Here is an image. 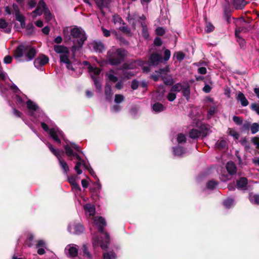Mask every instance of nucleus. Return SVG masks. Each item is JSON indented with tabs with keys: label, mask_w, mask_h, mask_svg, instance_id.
<instances>
[{
	"label": "nucleus",
	"mask_w": 259,
	"mask_h": 259,
	"mask_svg": "<svg viewBox=\"0 0 259 259\" xmlns=\"http://www.w3.org/2000/svg\"><path fill=\"white\" fill-rule=\"evenodd\" d=\"M49 62V58L44 55H40L37 58H36L34 61V65L36 68L39 69L42 66L47 64Z\"/></svg>",
	"instance_id": "14"
},
{
	"label": "nucleus",
	"mask_w": 259,
	"mask_h": 259,
	"mask_svg": "<svg viewBox=\"0 0 259 259\" xmlns=\"http://www.w3.org/2000/svg\"><path fill=\"white\" fill-rule=\"evenodd\" d=\"M141 25L142 27V35L145 38L147 39L149 37L147 27L145 24L142 23Z\"/></svg>",
	"instance_id": "40"
},
{
	"label": "nucleus",
	"mask_w": 259,
	"mask_h": 259,
	"mask_svg": "<svg viewBox=\"0 0 259 259\" xmlns=\"http://www.w3.org/2000/svg\"><path fill=\"white\" fill-rule=\"evenodd\" d=\"M36 50L30 45L22 44L19 46L14 53V57L19 61H29L33 59Z\"/></svg>",
	"instance_id": "5"
},
{
	"label": "nucleus",
	"mask_w": 259,
	"mask_h": 259,
	"mask_svg": "<svg viewBox=\"0 0 259 259\" xmlns=\"http://www.w3.org/2000/svg\"><path fill=\"white\" fill-rule=\"evenodd\" d=\"M14 94L16 103L23 106L26 102L28 109V114L31 120L34 123L40 122L44 130L49 133L54 141L61 143V140H65L64 134L56 126H54L52 121L42 112L37 104L31 100H27V97L23 94L18 87L13 84L9 86Z\"/></svg>",
	"instance_id": "1"
},
{
	"label": "nucleus",
	"mask_w": 259,
	"mask_h": 259,
	"mask_svg": "<svg viewBox=\"0 0 259 259\" xmlns=\"http://www.w3.org/2000/svg\"><path fill=\"white\" fill-rule=\"evenodd\" d=\"M124 55V51L120 49L110 50L107 54L108 61L112 65H118L123 60Z\"/></svg>",
	"instance_id": "8"
},
{
	"label": "nucleus",
	"mask_w": 259,
	"mask_h": 259,
	"mask_svg": "<svg viewBox=\"0 0 259 259\" xmlns=\"http://www.w3.org/2000/svg\"><path fill=\"white\" fill-rule=\"evenodd\" d=\"M82 250L83 252V255L89 258L91 257V255L90 252L88 251L87 247L85 245H83L82 247Z\"/></svg>",
	"instance_id": "54"
},
{
	"label": "nucleus",
	"mask_w": 259,
	"mask_h": 259,
	"mask_svg": "<svg viewBox=\"0 0 259 259\" xmlns=\"http://www.w3.org/2000/svg\"><path fill=\"white\" fill-rule=\"evenodd\" d=\"M227 142L224 140L218 141L215 145V148L218 149H223L226 148Z\"/></svg>",
	"instance_id": "27"
},
{
	"label": "nucleus",
	"mask_w": 259,
	"mask_h": 259,
	"mask_svg": "<svg viewBox=\"0 0 259 259\" xmlns=\"http://www.w3.org/2000/svg\"><path fill=\"white\" fill-rule=\"evenodd\" d=\"M176 98V94L172 93V92L168 93V94L167 95V99L168 100V101H169L170 102L175 100Z\"/></svg>",
	"instance_id": "57"
},
{
	"label": "nucleus",
	"mask_w": 259,
	"mask_h": 259,
	"mask_svg": "<svg viewBox=\"0 0 259 259\" xmlns=\"http://www.w3.org/2000/svg\"><path fill=\"white\" fill-rule=\"evenodd\" d=\"M183 89L182 85L181 83H178L174 85L171 89V92H180Z\"/></svg>",
	"instance_id": "41"
},
{
	"label": "nucleus",
	"mask_w": 259,
	"mask_h": 259,
	"mask_svg": "<svg viewBox=\"0 0 259 259\" xmlns=\"http://www.w3.org/2000/svg\"><path fill=\"white\" fill-rule=\"evenodd\" d=\"M92 45L93 49L96 52L100 53L105 50L104 46L101 42L95 41L92 43Z\"/></svg>",
	"instance_id": "20"
},
{
	"label": "nucleus",
	"mask_w": 259,
	"mask_h": 259,
	"mask_svg": "<svg viewBox=\"0 0 259 259\" xmlns=\"http://www.w3.org/2000/svg\"><path fill=\"white\" fill-rule=\"evenodd\" d=\"M107 76L108 79L111 81L115 82L117 80V77L111 73H108Z\"/></svg>",
	"instance_id": "56"
},
{
	"label": "nucleus",
	"mask_w": 259,
	"mask_h": 259,
	"mask_svg": "<svg viewBox=\"0 0 259 259\" xmlns=\"http://www.w3.org/2000/svg\"><path fill=\"white\" fill-rule=\"evenodd\" d=\"M16 19L17 21L20 22V24L22 27H25V22L24 17L20 13L15 15Z\"/></svg>",
	"instance_id": "30"
},
{
	"label": "nucleus",
	"mask_w": 259,
	"mask_h": 259,
	"mask_svg": "<svg viewBox=\"0 0 259 259\" xmlns=\"http://www.w3.org/2000/svg\"><path fill=\"white\" fill-rule=\"evenodd\" d=\"M68 27L63 29L64 39L66 41H72L74 44H77L78 47L81 48L87 39L84 30L80 27H74L70 29V33Z\"/></svg>",
	"instance_id": "4"
},
{
	"label": "nucleus",
	"mask_w": 259,
	"mask_h": 259,
	"mask_svg": "<svg viewBox=\"0 0 259 259\" xmlns=\"http://www.w3.org/2000/svg\"><path fill=\"white\" fill-rule=\"evenodd\" d=\"M113 21L115 24H121L123 23V21L120 17L118 15H114L113 17Z\"/></svg>",
	"instance_id": "44"
},
{
	"label": "nucleus",
	"mask_w": 259,
	"mask_h": 259,
	"mask_svg": "<svg viewBox=\"0 0 259 259\" xmlns=\"http://www.w3.org/2000/svg\"><path fill=\"white\" fill-rule=\"evenodd\" d=\"M233 120L234 122L238 125H240L242 123V119L239 117L238 116H233Z\"/></svg>",
	"instance_id": "58"
},
{
	"label": "nucleus",
	"mask_w": 259,
	"mask_h": 259,
	"mask_svg": "<svg viewBox=\"0 0 259 259\" xmlns=\"http://www.w3.org/2000/svg\"><path fill=\"white\" fill-rule=\"evenodd\" d=\"M165 92V89L163 85H161L158 89V93L159 94V99H160L163 96Z\"/></svg>",
	"instance_id": "53"
},
{
	"label": "nucleus",
	"mask_w": 259,
	"mask_h": 259,
	"mask_svg": "<svg viewBox=\"0 0 259 259\" xmlns=\"http://www.w3.org/2000/svg\"><path fill=\"white\" fill-rule=\"evenodd\" d=\"M162 61V58L159 54L153 53L150 58L149 64L150 65H157Z\"/></svg>",
	"instance_id": "15"
},
{
	"label": "nucleus",
	"mask_w": 259,
	"mask_h": 259,
	"mask_svg": "<svg viewBox=\"0 0 259 259\" xmlns=\"http://www.w3.org/2000/svg\"><path fill=\"white\" fill-rule=\"evenodd\" d=\"M12 60V57L9 55L6 56L4 59V62L5 64H10Z\"/></svg>",
	"instance_id": "62"
},
{
	"label": "nucleus",
	"mask_w": 259,
	"mask_h": 259,
	"mask_svg": "<svg viewBox=\"0 0 259 259\" xmlns=\"http://www.w3.org/2000/svg\"><path fill=\"white\" fill-rule=\"evenodd\" d=\"M214 29V27L213 25L210 22H206L205 23V31L209 33L213 31Z\"/></svg>",
	"instance_id": "38"
},
{
	"label": "nucleus",
	"mask_w": 259,
	"mask_h": 259,
	"mask_svg": "<svg viewBox=\"0 0 259 259\" xmlns=\"http://www.w3.org/2000/svg\"><path fill=\"white\" fill-rule=\"evenodd\" d=\"M141 63L139 61H135L133 64H129L128 63H125L122 66V69L123 70L124 75L126 77H130L135 74L136 73V71L131 70L135 67L137 65L140 64Z\"/></svg>",
	"instance_id": "11"
},
{
	"label": "nucleus",
	"mask_w": 259,
	"mask_h": 259,
	"mask_svg": "<svg viewBox=\"0 0 259 259\" xmlns=\"http://www.w3.org/2000/svg\"><path fill=\"white\" fill-rule=\"evenodd\" d=\"M244 0H234L233 5L236 9H242L246 5Z\"/></svg>",
	"instance_id": "25"
},
{
	"label": "nucleus",
	"mask_w": 259,
	"mask_h": 259,
	"mask_svg": "<svg viewBox=\"0 0 259 259\" xmlns=\"http://www.w3.org/2000/svg\"><path fill=\"white\" fill-rule=\"evenodd\" d=\"M152 109L153 111L156 112H160L163 111L165 107L163 105L159 103H156L152 106Z\"/></svg>",
	"instance_id": "26"
},
{
	"label": "nucleus",
	"mask_w": 259,
	"mask_h": 259,
	"mask_svg": "<svg viewBox=\"0 0 259 259\" xmlns=\"http://www.w3.org/2000/svg\"><path fill=\"white\" fill-rule=\"evenodd\" d=\"M68 182L72 186V189H73L75 190H78V191L80 190V188L79 185L76 183V179L74 177L72 176V177H68Z\"/></svg>",
	"instance_id": "24"
},
{
	"label": "nucleus",
	"mask_w": 259,
	"mask_h": 259,
	"mask_svg": "<svg viewBox=\"0 0 259 259\" xmlns=\"http://www.w3.org/2000/svg\"><path fill=\"white\" fill-rule=\"evenodd\" d=\"M228 134L232 136L235 139H237L239 137V134L236 131L232 128H229L228 130Z\"/></svg>",
	"instance_id": "43"
},
{
	"label": "nucleus",
	"mask_w": 259,
	"mask_h": 259,
	"mask_svg": "<svg viewBox=\"0 0 259 259\" xmlns=\"http://www.w3.org/2000/svg\"><path fill=\"white\" fill-rule=\"evenodd\" d=\"M54 50L57 53L60 54L61 62L65 64L68 69L73 70L74 69L69 60L70 53L68 49L63 46L55 45Z\"/></svg>",
	"instance_id": "6"
},
{
	"label": "nucleus",
	"mask_w": 259,
	"mask_h": 259,
	"mask_svg": "<svg viewBox=\"0 0 259 259\" xmlns=\"http://www.w3.org/2000/svg\"><path fill=\"white\" fill-rule=\"evenodd\" d=\"M116 255L113 251H110L104 252L103 254V259H115Z\"/></svg>",
	"instance_id": "31"
},
{
	"label": "nucleus",
	"mask_w": 259,
	"mask_h": 259,
	"mask_svg": "<svg viewBox=\"0 0 259 259\" xmlns=\"http://www.w3.org/2000/svg\"><path fill=\"white\" fill-rule=\"evenodd\" d=\"M216 110V107L215 106L211 107L207 112V117L208 118L211 117L213 114L214 113Z\"/></svg>",
	"instance_id": "51"
},
{
	"label": "nucleus",
	"mask_w": 259,
	"mask_h": 259,
	"mask_svg": "<svg viewBox=\"0 0 259 259\" xmlns=\"http://www.w3.org/2000/svg\"><path fill=\"white\" fill-rule=\"evenodd\" d=\"M64 148L66 154L72 160L73 158H75L78 161L76 162L74 167V169L78 175L82 173L80 169L81 164H85L84 160L80 157L79 154L83 153L80 150V147L74 143L66 142V144L64 146Z\"/></svg>",
	"instance_id": "3"
},
{
	"label": "nucleus",
	"mask_w": 259,
	"mask_h": 259,
	"mask_svg": "<svg viewBox=\"0 0 259 259\" xmlns=\"http://www.w3.org/2000/svg\"><path fill=\"white\" fill-rule=\"evenodd\" d=\"M217 185H218V183L216 182H215L213 180H211V181H209L207 183L206 188L207 189L211 190H213V189H214L217 187Z\"/></svg>",
	"instance_id": "37"
},
{
	"label": "nucleus",
	"mask_w": 259,
	"mask_h": 259,
	"mask_svg": "<svg viewBox=\"0 0 259 259\" xmlns=\"http://www.w3.org/2000/svg\"><path fill=\"white\" fill-rule=\"evenodd\" d=\"M83 207L87 215H94L95 212V207L94 205L91 204H87Z\"/></svg>",
	"instance_id": "16"
},
{
	"label": "nucleus",
	"mask_w": 259,
	"mask_h": 259,
	"mask_svg": "<svg viewBox=\"0 0 259 259\" xmlns=\"http://www.w3.org/2000/svg\"><path fill=\"white\" fill-rule=\"evenodd\" d=\"M124 97L123 95L120 94H117L115 96L114 102L119 104L123 101Z\"/></svg>",
	"instance_id": "47"
},
{
	"label": "nucleus",
	"mask_w": 259,
	"mask_h": 259,
	"mask_svg": "<svg viewBox=\"0 0 259 259\" xmlns=\"http://www.w3.org/2000/svg\"><path fill=\"white\" fill-rule=\"evenodd\" d=\"M252 142L257 148H259V138L254 137L252 138Z\"/></svg>",
	"instance_id": "64"
},
{
	"label": "nucleus",
	"mask_w": 259,
	"mask_h": 259,
	"mask_svg": "<svg viewBox=\"0 0 259 259\" xmlns=\"http://www.w3.org/2000/svg\"><path fill=\"white\" fill-rule=\"evenodd\" d=\"M165 32L164 29L162 27H158L156 29V33L159 35H162Z\"/></svg>",
	"instance_id": "63"
},
{
	"label": "nucleus",
	"mask_w": 259,
	"mask_h": 259,
	"mask_svg": "<svg viewBox=\"0 0 259 259\" xmlns=\"http://www.w3.org/2000/svg\"><path fill=\"white\" fill-rule=\"evenodd\" d=\"M89 71L91 73H93L94 75H98L100 73L101 70L99 68L90 66L89 68Z\"/></svg>",
	"instance_id": "45"
},
{
	"label": "nucleus",
	"mask_w": 259,
	"mask_h": 259,
	"mask_svg": "<svg viewBox=\"0 0 259 259\" xmlns=\"http://www.w3.org/2000/svg\"><path fill=\"white\" fill-rule=\"evenodd\" d=\"M237 101H240L242 106H246L248 105V102L245 97L244 95L241 93L239 92L237 95L236 98Z\"/></svg>",
	"instance_id": "21"
},
{
	"label": "nucleus",
	"mask_w": 259,
	"mask_h": 259,
	"mask_svg": "<svg viewBox=\"0 0 259 259\" xmlns=\"http://www.w3.org/2000/svg\"><path fill=\"white\" fill-rule=\"evenodd\" d=\"M234 204V200L232 198H228L223 201V204L226 208H230Z\"/></svg>",
	"instance_id": "29"
},
{
	"label": "nucleus",
	"mask_w": 259,
	"mask_h": 259,
	"mask_svg": "<svg viewBox=\"0 0 259 259\" xmlns=\"http://www.w3.org/2000/svg\"><path fill=\"white\" fill-rule=\"evenodd\" d=\"M210 126L207 125H203L201 127V133L203 136L206 137L211 133Z\"/></svg>",
	"instance_id": "33"
},
{
	"label": "nucleus",
	"mask_w": 259,
	"mask_h": 259,
	"mask_svg": "<svg viewBox=\"0 0 259 259\" xmlns=\"http://www.w3.org/2000/svg\"><path fill=\"white\" fill-rule=\"evenodd\" d=\"M98 7L100 8L102 13H103V9L107 8L110 0H95Z\"/></svg>",
	"instance_id": "17"
},
{
	"label": "nucleus",
	"mask_w": 259,
	"mask_h": 259,
	"mask_svg": "<svg viewBox=\"0 0 259 259\" xmlns=\"http://www.w3.org/2000/svg\"><path fill=\"white\" fill-rule=\"evenodd\" d=\"M105 94L107 99H110L112 95L111 87L108 83L105 87Z\"/></svg>",
	"instance_id": "32"
},
{
	"label": "nucleus",
	"mask_w": 259,
	"mask_h": 259,
	"mask_svg": "<svg viewBox=\"0 0 259 259\" xmlns=\"http://www.w3.org/2000/svg\"><path fill=\"white\" fill-rule=\"evenodd\" d=\"M139 85V82L136 80H133L132 84H131V88L133 90H136Z\"/></svg>",
	"instance_id": "61"
},
{
	"label": "nucleus",
	"mask_w": 259,
	"mask_h": 259,
	"mask_svg": "<svg viewBox=\"0 0 259 259\" xmlns=\"http://www.w3.org/2000/svg\"><path fill=\"white\" fill-rule=\"evenodd\" d=\"M170 57V52L169 50H165L164 51V61H166L169 60V58Z\"/></svg>",
	"instance_id": "59"
},
{
	"label": "nucleus",
	"mask_w": 259,
	"mask_h": 259,
	"mask_svg": "<svg viewBox=\"0 0 259 259\" xmlns=\"http://www.w3.org/2000/svg\"><path fill=\"white\" fill-rule=\"evenodd\" d=\"M201 133L197 130L192 129L189 133V136L192 139H196L199 137Z\"/></svg>",
	"instance_id": "34"
},
{
	"label": "nucleus",
	"mask_w": 259,
	"mask_h": 259,
	"mask_svg": "<svg viewBox=\"0 0 259 259\" xmlns=\"http://www.w3.org/2000/svg\"><path fill=\"white\" fill-rule=\"evenodd\" d=\"M169 71V68L168 66L160 69V74L164 83L167 85H171L174 83V80L172 76L167 74Z\"/></svg>",
	"instance_id": "10"
},
{
	"label": "nucleus",
	"mask_w": 259,
	"mask_h": 259,
	"mask_svg": "<svg viewBox=\"0 0 259 259\" xmlns=\"http://www.w3.org/2000/svg\"><path fill=\"white\" fill-rule=\"evenodd\" d=\"M91 77L94 81V84H95L96 88L98 90H101V85L100 83V82H99L97 78L95 76H94L92 74H91Z\"/></svg>",
	"instance_id": "49"
},
{
	"label": "nucleus",
	"mask_w": 259,
	"mask_h": 259,
	"mask_svg": "<svg viewBox=\"0 0 259 259\" xmlns=\"http://www.w3.org/2000/svg\"><path fill=\"white\" fill-rule=\"evenodd\" d=\"M84 228L79 223L72 222L70 223L68 226V231L70 233L73 234H79L83 232Z\"/></svg>",
	"instance_id": "12"
},
{
	"label": "nucleus",
	"mask_w": 259,
	"mask_h": 259,
	"mask_svg": "<svg viewBox=\"0 0 259 259\" xmlns=\"http://www.w3.org/2000/svg\"><path fill=\"white\" fill-rule=\"evenodd\" d=\"M94 224L98 228L100 233V239L96 236L93 237V245L94 247L100 246L103 249L107 248L109 243L110 238L108 234L103 231L104 227L106 226V222L102 217H96L93 218Z\"/></svg>",
	"instance_id": "2"
},
{
	"label": "nucleus",
	"mask_w": 259,
	"mask_h": 259,
	"mask_svg": "<svg viewBox=\"0 0 259 259\" xmlns=\"http://www.w3.org/2000/svg\"><path fill=\"white\" fill-rule=\"evenodd\" d=\"M251 109L254 111L258 115H259V105L257 104H252L251 105Z\"/></svg>",
	"instance_id": "52"
},
{
	"label": "nucleus",
	"mask_w": 259,
	"mask_h": 259,
	"mask_svg": "<svg viewBox=\"0 0 259 259\" xmlns=\"http://www.w3.org/2000/svg\"><path fill=\"white\" fill-rule=\"evenodd\" d=\"M186 141V138L185 135L179 134L177 136V142L179 144L185 143Z\"/></svg>",
	"instance_id": "39"
},
{
	"label": "nucleus",
	"mask_w": 259,
	"mask_h": 259,
	"mask_svg": "<svg viewBox=\"0 0 259 259\" xmlns=\"http://www.w3.org/2000/svg\"><path fill=\"white\" fill-rule=\"evenodd\" d=\"M46 144L47 145L48 147L52 152V153L57 157L59 161V164L62 169L63 170L64 173L67 174L69 171V168L66 162L61 157V153H63V151H60L59 149H55L52 145L48 142L46 143Z\"/></svg>",
	"instance_id": "9"
},
{
	"label": "nucleus",
	"mask_w": 259,
	"mask_h": 259,
	"mask_svg": "<svg viewBox=\"0 0 259 259\" xmlns=\"http://www.w3.org/2000/svg\"><path fill=\"white\" fill-rule=\"evenodd\" d=\"M226 168L228 172L231 175L236 174L237 171V167L235 163L232 161H229L227 163Z\"/></svg>",
	"instance_id": "19"
},
{
	"label": "nucleus",
	"mask_w": 259,
	"mask_h": 259,
	"mask_svg": "<svg viewBox=\"0 0 259 259\" xmlns=\"http://www.w3.org/2000/svg\"><path fill=\"white\" fill-rule=\"evenodd\" d=\"M78 250V246L76 245L70 244L66 246L64 252L67 256L74 257L77 256Z\"/></svg>",
	"instance_id": "13"
},
{
	"label": "nucleus",
	"mask_w": 259,
	"mask_h": 259,
	"mask_svg": "<svg viewBox=\"0 0 259 259\" xmlns=\"http://www.w3.org/2000/svg\"><path fill=\"white\" fill-rule=\"evenodd\" d=\"M173 151L174 155L178 157L182 156L186 153L185 150L180 146L174 147Z\"/></svg>",
	"instance_id": "23"
},
{
	"label": "nucleus",
	"mask_w": 259,
	"mask_h": 259,
	"mask_svg": "<svg viewBox=\"0 0 259 259\" xmlns=\"http://www.w3.org/2000/svg\"><path fill=\"white\" fill-rule=\"evenodd\" d=\"M249 200L252 203L259 204V195L250 194L249 197Z\"/></svg>",
	"instance_id": "28"
},
{
	"label": "nucleus",
	"mask_w": 259,
	"mask_h": 259,
	"mask_svg": "<svg viewBox=\"0 0 259 259\" xmlns=\"http://www.w3.org/2000/svg\"><path fill=\"white\" fill-rule=\"evenodd\" d=\"M121 109V107L118 105L113 106L111 108V111L112 112H117Z\"/></svg>",
	"instance_id": "60"
},
{
	"label": "nucleus",
	"mask_w": 259,
	"mask_h": 259,
	"mask_svg": "<svg viewBox=\"0 0 259 259\" xmlns=\"http://www.w3.org/2000/svg\"><path fill=\"white\" fill-rule=\"evenodd\" d=\"M42 13H44V17L47 21H49L52 19L53 16L48 9L45 2L44 0H40L36 9L31 13V16L33 19H35L37 16H40Z\"/></svg>",
	"instance_id": "7"
},
{
	"label": "nucleus",
	"mask_w": 259,
	"mask_h": 259,
	"mask_svg": "<svg viewBox=\"0 0 259 259\" xmlns=\"http://www.w3.org/2000/svg\"><path fill=\"white\" fill-rule=\"evenodd\" d=\"M0 28L6 33H9L11 31V28L8 23L3 19H0Z\"/></svg>",
	"instance_id": "22"
},
{
	"label": "nucleus",
	"mask_w": 259,
	"mask_h": 259,
	"mask_svg": "<svg viewBox=\"0 0 259 259\" xmlns=\"http://www.w3.org/2000/svg\"><path fill=\"white\" fill-rule=\"evenodd\" d=\"M84 162L85 163V164H81V167H84L85 169H87L88 170V171L90 172V174L94 177H96L95 173L94 172L93 169L91 167L88 163L84 160Z\"/></svg>",
	"instance_id": "36"
},
{
	"label": "nucleus",
	"mask_w": 259,
	"mask_h": 259,
	"mask_svg": "<svg viewBox=\"0 0 259 259\" xmlns=\"http://www.w3.org/2000/svg\"><path fill=\"white\" fill-rule=\"evenodd\" d=\"M182 92H183V96L184 97H185L187 100H188V99L190 97V94L189 87H187L183 88Z\"/></svg>",
	"instance_id": "42"
},
{
	"label": "nucleus",
	"mask_w": 259,
	"mask_h": 259,
	"mask_svg": "<svg viewBox=\"0 0 259 259\" xmlns=\"http://www.w3.org/2000/svg\"><path fill=\"white\" fill-rule=\"evenodd\" d=\"M122 24H123V25L121 26H119V29L124 33L130 34V29L128 28V27L127 26L125 25V24L123 22Z\"/></svg>",
	"instance_id": "50"
},
{
	"label": "nucleus",
	"mask_w": 259,
	"mask_h": 259,
	"mask_svg": "<svg viewBox=\"0 0 259 259\" xmlns=\"http://www.w3.org/2000/svg\"><path fill=\"white\" fill-rule=\"evenodd\" d=\"M251 133L254 134L259 131V125L257 123H253L251 126Z\"/></svg>",
	"instance_id": "46"
},
{
	"label": "nucleus",
	"mask_w": 259,
	"mask_h": 259,
	"mask_svg": "<svg viewBox=\"0 0 259 259\" xmlns=\"http://www.w3.org/2000/svg\"><path fill=\"white\" fill-rule=\"evenodd\" d=\"M27 5L29 8L32 9L35 7L36 5V2L35 0H28Z\"/></svg>",
	"instance_id": "55"
},
{
	"label": "nucleus",
	"mask_w": 259,
	"mask_h": 259,
	"mask_svg": "<svg viewBox=\"0 0 259 259\" xmlns=\"http://www.w3.org/2000/svg\"><path fill=\"white\" fill-rule=\"evenodd\" d=\"M247 185V179L244 177L240 178L237 181V186L238 188L242 190H245L246 189V186Z\"/></svg>",
	"instance_id": "18"
},
{
	"label": "nucleus",
	"mask_w": 259,
	"mask_h": 259,
	"mask_svg": "<svg viewBox=\"0 0 259 259\" xmlns=\"http://www.w3.org/2000/svg\"><path fill=\"white\" fill-rule=\"evenodd\" d=\"M175 57L178 61H181L184 59L185 55L181 52H178L175 54Z\"/></svg>",
	"instance_id": "48"
},
{
	"label": "nucleus",
	"mask_w": 259,
	"mask_h": 259,
	"mask_svg": "<svg viewBox=\"0 0 259 259\" xmlns=\"http://www.w3.org/2000/svg\"><path fill=\"white\" fill-rule=\"evenodd\" d=\"M240 32L239 29H236L235 31V35L237 39V41L240 44L241 47H243L245 45V40L239 36V33Z\"/></svg>",
	"instance_id": "35"
}]
</instances>
